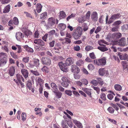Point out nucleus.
Wrapping results in <instances>:
<instances>
[{"label":"nucleus","instance_id":"f257e3e1","mask_svg":"<svg viewBox=\"0 0 128 128\" xmlns=\"http://www.w3.org/2000/svg\"><path fill=\"white\" fill-rule=\"evenodd\" d=\"M34 43L40 46H37L36 45H34V48L37 51H40L42 48V46L44 45V42L41 39H35L34 41Z\"/></svg>","mask_w":128,"mask_h":128},{"label":"nucleus","instance_id":"f03ea898","mask_svg":"<svg viewBox=\"0 0 128 128\" xmlns=\"http://www.w3.org/2000/svg\"><path fill=\"white\" fill-rule=\"evenodd\" d=\"M82 30V28L78 26L75 32L72 34V36L75 40L78 39L80 36Z\"/></svg>","mask_w":128,"mask_h":128},{"label":"nucleus","instance_id":"7ed1b4c3","mask_svg":"<svg viewBox=\"0 0 128 128\" xmlns=\"http://www.w3.org/2000/svg\"><path fill=\"white\" fill-rule=\"evenodd\" d=\"M106 59L105 57H104L99 59H96L94 60V63L98 66H103L106 64Z\"/></svg>","mask_w":128,"mask_h":128},{"label":"nucleus","instance_id":"20e7f679","mask_svg":"<svg viewBox=\"0 0 128 128\" xmlns=\"http://www.w3.org/2000/svg\"><path fill=\"white\" fill-rule=\"evenodd\" d=\"M126 40L124 38H122L114 43V45H118L120 46H126Z\"/></svg>","mask_w":128,"mask_h":128},{"label":"nucleus","instance_id":"39448f33","mask_svg":"<svg viewBox=\"0 0 128 128\" xmlns=\"http://www.w3.org/2000/svg\"><path fill=\"white\" fill-rule=\"evenodd\" d=\"M32 60L33 62V64L32 63V61L31 60L30 63L29 64L30 68H34V66L36 67L39 66L40 65V60L39 59L34 58Z\"/></svg>","mask_w":128,"mask_h":128},{"label":"nucleus","instance_id":"423d86ee","mask_svg":"<svg viewBox=\"0 0 128 128\" xmlns=\"http://www.w3.org/2000/svg\"><path fill=\"white\" fill-rule=\"evenodd\" d=\"M63 117L65 120L66 121L68 126L70 128H72L73 126V124L71 120V117L68 114L66 116L64 115Z\"/></svg>","mask_w":128,"mask_h":128},{"label":"nucleus","instance_id":"0eeeda50","mask_svg":"<svg viewBox=\"0 0 128 128\" xmlns=\"http://www.w3.org/2000/svg\"><path fill=\"white\" fill-rule=\"evenodd\" d=\"M58 65L60 70L63 72H66L68 71V67L66 66L63 62H60L58 63Z\"/></svg>","mask_w":128,"mask_h":128},{"label":"nucleus","instance_id":"6e6552de","mask_svg":"<svg viewBox=\"0 0 128 128\" xmlns=\"http://www.w3.org/2000/svg\"><path fill=\"white\" fill-rule=\"evenodd\" d=\"M41 60L42 64H44L50 66L51 64V60L48 58L42 57Z\"/></svg>","mask_w":128,"mask_h":128},{"label":"nucleus","instance_id":"1a4fd4ad","mask_svg":"<svg viewBox=\"0 0 128 128\" xmlns=\"http://www.w3.org/2000/svg\"><path fill=\"white\" fill-rule=\"evenodd\" d=\"M42 6L40 4H38L36 5V10L35 9L34 10V13L36 16L38 15V14L36 12V10L38 13H40L42 11Z\"/></svg>","mask_w":128,"mask_h":128},{"label":"nucleus","instance_id":"9d476101","mask_svg":"<svg viewBox=\"0 0 128 128\" xmlns=\"http://www.w3.org/2000/svg\"><path fill=\"white\" fill-rule=\"evenodd\" d=\"M98 71L99 74L100 75L102 76L104 75L108 76V71L106 70L104 68L100 69Z\"/></svg>","mask_w":128,"mask_h":128},{"label":"nucleus","instance_id":"9b49d317","mask_svg":"<svg viewBox=\"0 0 128 128\" xmlns=\"http://www.w3.org/2000/svg\"><path fill=\"white\" fill-rule=\"evenodd\" d=\"M55 23V19L52 17L49 18L48 19V25L50 27L54 25Z\"/></svg>","mask_w":128,"mask_h":128},{"label":"nucleus","instance_id":"f8f14e48","mask_svg":"<svg viewBox=\"0 0 128 128\" xmlns=\"http://www.w3.org/2000/svg\"><path fill=\"white\" fill-rule=\"evenodd\" d=\"M122 36L120 32H115L112 35V37L115 40L117 39L121 38Z\"/></svg>","mask_w":128,"mask_h":128},{"label":"nucleus","instance_id":"ddd939ff","mask_svg":"<svg viewBox=\"0 0 128 128\" xmlns=\"http://www.w3.org/2000/svg\"><path fill=\"white\" fill-rule=\"evenodd\" d=\"M24 36V34L20 32H18L16 33V38L17 40L19 41L21 38H22Z\"/></svg>","mask_w":128,"mask_h":128},{"label":"nucleus","instance_id":"4468645a","mask_svg":"<svg viewBox=\"0 0 128 128\" xmlns=\"http://www.w3.org/2000/svg\"><path fill=\"white\" fill-rule=\"evenodd\" d=\"M92 19L94 21H96L98 19V14L96 12H93L91 15Z\"/></svg>","mask_w":128,"mask_h":128},{"label":"nucleus","instance_id":"2eb2a0df","mask_svg":"<svg viewBox=\"0 0 128 128\" xmlns=\"http://www.w3.org/2000/svg\"><path fill=\"white\" fill-rule=\"evenodd\" d=\"M66 66H67L71 65L72 64V58H67L64 63Z\"/></svg>","mask_w":128,"mask_h":128},{"label":"nucleus","instance_id":"dca6fc26","mask_svg":"<svg viewBox=\"0 0 128 128\" xmlns=\"http://www.w3.org/2000/svg\"><path fill=\"white\" fill-rule=\"evenodd\" d=\"M15 72V68L14 66H12L10 68L8 73L10 76H13Z\"/></svg>","mask_w":128,"mask_h":128},{"label":"nucleus","instance_id":"f3484780","mask_svg":"<svg viewBox=\"0 0 128 128\" xmlns=\"http://www.w3.org/2000/svg\"><path fill=\"white\" fill-rule=\"evenodd\" d=\"M121 64L124 70L126 69L128 72V64L126 61H122L121 62Z\"/></svg>","mask_w":128,"mask_h":128},{"label":"nucleus","instance_id":"a211bd4d","mask_svg":"<svg viewBox=\"0 0 128 128\" xmlns=\"http://www.w3.org/2000/svg\"><path fill=\"white\" fill-rule=\"evenodd\" d=\"M21 72L25 78H26L28 77V73L27 70L23 69L22 70Z\"/></svg>","mask_w":128,"mask_h":128},{"label":"nucleus","instance_id":"6ab92c4d","mask_svg":"<svg viewBox=\"0 0 128 128\" xmlns=\"http://www.w3.org/2000/svg\"><path fill=\"white\" fill-rule=\"evenodd\" d=\"M118 55L121 60H126V59L127 55L126 54H122L120 52H118Z\"/></svg>","mask_w":128,"mask_h":128},{"label":"nucleus","instance_id":"aec40b11","mask_svg":"<svg viewBox=\"0 0 128 128\" xmlns=\"http://www.w3.org/2000/svg\"><path fill=\"white\" fill-rule=\"evenodd\" d=\"M114 88L115 90L117 91H120L122 90V87L119 84H116L114 85Z\"/></svg>","mask_w":128,"mask_h":128},{"label":"nucleus","instance_id":"412c9836","mask_svg":"<svg viewBox=\"0 0 128 128\" xmlns=\"http://www.w3.org/2000/svg\"><path fill=\"white\" fill-rule=\"evenodd\" d=\"M73 121L74 123L78 128H83V126L82 124L79 122L75 120H73Z\"/></svg>","mask_w":128,"mask_h":128},{"label":"nucleus","instance_id":"4be33fe9","mask_svg":"<svg viewBox=\"0 0 128 128\" xmlns=\"http://www.w3.org/2000/svg\"><path fill=\"white\" fill-rule=\"evenodd\" d=\"M66 27V25L63 23L59 24L58 25V28L60 30H64Z\"/></svg>","mask_w":128,"mask_h":128},{"label":"nucleus","instance_id":"5701e85b","mask_svg":"<svg viewBox=\"0 0 128 128\" xmlns=\"http://www.w3.org/2000/svg\"><path fill=\"white\" fill-rule=\"evenodd\" d=\"M103 46H99L98 47V48L102 52H105L108 50V48L105 46L104 45Z\"/></svg>","mask_w":128,"mask_h":128},{"label":"nucleus","instance_id":"b1692460","mask_svg":"<svg viewBox=\"0 0 128 128\" xmlns=\"http://www.w3.org/2000/svg\"><path fill=\"white\" fill-rule=\"evenodd\" d=\"M10 5L8 4L4 8L3 10V12L4 13L8 12L10 11Z\"/></svg>","mask_w":128,"mask_h":128},{"label":"nucleus","instance_id":"393cba45","mask_svg":"<svg viewBox=\"0 0 128 128\" xmlns=\"http://www.w3.org/2000/svg\"><path fill=\"white\" fill-rule=\"evenodd\" d=\"M82 90L90 98L92 97L90 90L86 88H83Z\"/></svg>","mask_w":128,"mask_h":128},{"label":"nucleus","instance_id":"a878e982","mask_svg":"<svg viewBox=\"0 0 128 128\" xmlns=\"http://www.w3.org/2000/svg\"><path fill=\"white\" fill-rule=\"evenodd\" d=\"M22 32H23L25 36L26 37H28V36L31 35L32 34V32L29 30H26L25 31H24V30H22Z\"/></svg>","mask_w":128,"mask_h":128},{"label":"nucleus","instance_id":"bb28decb","mask_svg":"<svg viewBox=\"0 0 128 128\" xmlns=\"http://www.w3.org/2000/svg\"><path fill=\"white\" fill-rule=\"evenodd\" d=\"M24 48L25 50L28 52H34L33 50L31 48L28 47L27 45L24 46Z\"/></svg>","mask_w":128,"mask_h":128},{"label":"nucleus","instance_id":"cd10ccee","mask_svg":"<svg viewBox=\"0 0 128 128\" xmlns=\"http://www.w3.org/2000/svg\"><path fill=\"white\" fill-rule=\"evenodd\" d=\"M87 19L85 16H82L78 19V21L80 23H82L86 20Z\"/></svg>","mask_w":128,"mask_h":128},{"label":"nucleus","instance_id":"c85d7f7f","mask_svg":"<svg viewBox=\"0 0 128 128\" xmlns=\"http://www.w3.org/2000/svg\"><path fill=\"white\" fill-rule=\"evenodd\" d=\"M71 42V41L70 39L68 38H65L63 40V41L62 42V43L63 44H68L70 43Z\"/></svg>","mask_w":128,"mask_h":128},{"label":"nucleus","instance_id":"c756f323","mask_svg":"<svg viewBox=\"0 0 128 128\" xmlns=\"http://www.w3.org/2000/svg\"><path fill=\"white\" fill-rule=\"evenodd\" d=\"M66 121L65 120H62L61 124L62 128H68V126L66 124Z\"/></svg>","mask_w":128,"mask_h":128},{"label":"nucleus","instance_id":"7c9ffc66","mask_svg":"<svg viewBox=\"0 0 128 128\" xmlns=\"http://www.w3.org/2000/svg\"><path fill=\"white\" fill-rule=\"evenodd\" d=\"M59 17L60 19H62L66 17V14L63 11L60 12Z\"/></svg>","mask_w":128,"mask_h":128},{"label":"nucleus","instance_id":"2f4dec72","mask_svg":"<svg viewBox=\"0 0 128 128\" xmlns=\"http://www.w3.org/2000/svg\"><path fill=\"white\" fill-rule=\"evenodd\" d=\"M7 56L6 53L1 52L0 53V59H6Z\"/></svg>","mask_w":128,"mask_h":128},{"label":"nucleus","instance_id":"473e14b6","mask_svg":"<svg viewBox=\"0 0 128 128\" xmlns=\"http://www.w3.org/2000/svg\"><path fill=\"white\" fill-rule=\"evenodd\" d=\"M6 59H0V66L6 64Z\"/></svg>","mask_w":128,"mask_h":128},{"label":"nucleus","instance_id":"72a5a7b5","mask_svg":"<svg viewBox=\"0 0 128 128\" xmlns=\"http://www.w3.org/2000/svg\"><path fill=\"white\" fill-rule=\"evenodd\" d=\"M121 16L120 14H113L111 16L112 17L113 19L114 20L118 18L120 16Z\"/></svg>","mask_w":128,"mask_h":128},{"label":"nucleus","instance_id":"f704fd0d","mask_svg":"<svg viewBox=\"0 0 128 128\" xmlns=\"http://www.w3.org/2000/svg\"><path fill=\"white\" fill-rule=\"evenodd\" d=\"M47 15V13L46 12H44L41 14L40 16V18L44 20L46 18Z\"/></svg>","mask_w":128,"mask_h":128},{"label":"nucleus","instance_id":"c9c22d12","mask_svg":"<svg viewBox=\"0 0 128 128\" xmlns=\"http://www.w3.org/2000/svg\"><path fill=\"white\" fill-rule=\"evenodd\" d=\"M70 83V82H62L61 83V86L67 88L68 87L69 85V84Z\"/></svg>","mask_w":128,"mask_h":128},{"label":"nucleus","instance_id":"e433bc0d","mask_svg":"<svg viewBox=\"0 0 128 128\" xmlns=\"http://www.w3.org/2000/svg\"><path fill=\"white\" fill-rule=\"evenodd\" d=\"M54 92L58 98H59L61 97L62 94L61 92H56L55 91H54Z\"/></svg>","mask_w":128,"mask_h":128},{"label":"nucleus","instance_id":"4c0bfd02","mask_svg":"<svg viewBox=\"0 0 128 128\" xmlns=\"http://www.w3.org/2000/svg\"><path fill=\"white\" fill-rule=\"evenodd\" d=\"M13 23L16 25L18 24L19 23L18 19L16 17H14L12 21Z\"/></svg>","mask_w":128,"mask_h":128},{"label":"nucleus","instance_id":"58836bf2","mask_svg":"<svg viewBox=\"0 0 128 128\" xmlns=\"http://www.w3.org/2000/svg\"><path fill=\"white\" fill-rule=\"evenodd\" d=\"M122 30L124 31H125L128 30V24H124L122 26Z\"/></svg>","mask_w":128,"mask_h":128},{"label":"nucleus","instance_id":"ea45409f","mask_svg":"<svg viewBox=\"0 0 128 128\" xmlns=\"http://www.w3.org/2000/svg\"><path fill=\"white\" fill-rule=\"evenodd\" d=\"M27 86L30 90L32 89V83L31 81L30 80L28 81L26 84Z\"/></svg>","mask_w":128,"mask_h":128},{"label":"nucleus","instance_id":"a19ab883","mask_svg":"<svg viewBox=\"0 0 128 128\" xmlns=\"http://www.w3.org/2000/svg\"><path fill=\"white\" fill-rule=\"evenodd\" d=\"M121 23V22L120 20H118L112 24L113 26H118L119 28V25Z\"/></svg>","mask_w":128,"mask_h":128},{"label":"nucleus","instance_id":"79ce46f5","mask_svg":"<svg viewBox=\"0 0 128 128\" xmlns=\"http://www.w3.org/2000/svg\"><path fill=\"white\" fill-rule=\"evenodd\" d=\"M51 86L52 88L55 91L58 90V88L56 84L52 82L51 83Z\"/></svg>","mask_w":128,"mask_h":128},{"label":"nucleus","instance_id":"37998d69","mask_svg":"<svg viewBox=\"0 0 128 128\" xmlns=\"http://www.w3.org/2000/svg\"><path fill=\"white\" fill-rule=\"evenodd\" d=\"M76 64L77 66H80L82 65L83 64L84 62L82 60H80L77 61L76 63Z\"/></svg>","mask_w":128,"mask_h":128},{"label":"nucleus","instance_id":"c03bdc74","mask_svg":"<svg viewBox=\"0 0 128 128\" xmlns=\"http://www.w3.org/2000/svg\"><path fill=\"white\" fill-rule=\"evenodd\" d=\"M98 44L100 46H104L103 44H106L107 42L104 40H100L98 42Z\"/></svg>","mask_w":128,"mask_h":128},{"label":"nucleus","instance_id":"a18cd8bd","mask_svg":"<svg viewBox=\"0 0 128 128\" xmlns=\"http://www.w3.org/2000/svg\"><path fill=\"white\" fill-rule=\"evenodd\" d=\"M81 81L82 82V84H84L85 86L87 85L88 83V80L86 79H82L81 80Z\"/></svg>","mask_w":128,"mask_h":128},{"label":"nucleus","instance_id":"49530a36","mask_svg":"<svg viewBox=\"0 0 128 128\" xmlns=\"http://www.w3.org/2000/svg\"><path fill=\"white\" fill-rule=\"evenodd\" d=\"M88 69L90 70H94V65L92 64H89L88 66Z\"/></svg>","mask_w":128,"mask_h":128},{"label":"nucleus","instance_id":"de8ad7c7","mask_svg":"<svg viewBox=\"0 0 128 128\" xmlns=\"http://www.w3.org/2000/svg\"><path fill=\"white\" fill-rule=\"evenodd\" d=\"M38 82L40 86H42V84L44 83L43 80L39 78H38Z\"/></svg>","mask_w":128,"mask_h":128},{"label":"nucleus","instance_id":"09e8293b","mask_svg":"<svg viewBox=\"0 0 128 128\" xmlns=\"http://www.w3.org/2000/svg\"><path fill=\"white\" fill-rule=\"evenodd\" d=\"M30 58L28 57H24L22 58V61L25 63L28 62L29 61Z\"/></svg>","mask_w":128,"mask_h":128},{"label":"nucleus","instance_id":"8fccbe9b","mask_svg":"<svg viewBox=\"0 0 128 128\" xmlns=\"http://www.w3.org/2000/svg\"><path fill=\"white\" fill-rule=\"evenodd\" d=\"M30 72L36 76H38L40 75V74L37 71H34L31 70H30Z\"/></svg>","mask_w":128,"mask_h":128},{"label":"nucleus","instance_id":"3c124183","mask_svg":"<svg viewBox=\"0 0 128 128\" xmlns=\"http://www.w3.org/2000/svg\"><path fill=\"white\" fill-rule=\"evenodd\" d=\"M76 14H72L70 15L69 16L66 18V20L68 21L71 18L74 17Z\"/></svg>","mask_w":128,"mask_h":128},{"label":"nucleus","instance_id":"603ef678","mask_svg":"<svg viewBox=\"0 0 128 128\" xmlns=\"http://www.w3.org/2000/svg\"><path fill=\"white\" fill-rule=\"evenodd\" d=\"M100 98L102 100H106L105 94L104 93H102L100 95Z\"/></svg>","mask_w":128,"mask_h":128},{"label":"nucleus","instance_id":"864d4df0","mask_svg":"<svg viewBox=\"0 0 128 128\" xmlns=\"http://www.w3.org/2000/svg\"><path fill=\"white\" fill-rule=\"evenodd\" d=\"M92 88L95 90H96L98 94H99L100 92V89L98 87H95L92 86Z\"/></svg>","mask_w":128,"mask_h":128},{"label":"nucleus","instance_id":"5fc2aeb1","mask_svg":"<svg viewBox=\"0 0 128 128\" xmlns=\"http://www.w3.org/2000/svg\"><path fill=\"white\" fill-rule=\"evenodd\" d=\"M108 110L110 113L112 114H113L114 112V109L111 107H109L108 109Z\"/></svg>","mask_w":128,"mask_h":128},{"label":"nucleus","instance_id":"6e6d98bb","mask_svg":"<svg viewBox=\"0 0 128 128\" xmlns=\"http://www.w3.org/2000/svg\"><path fill=\"white\" fill-rule=\"evenodd\" d=\"M16 77L18 80L19 82L21 81L22 78V76L20 75L19 74H16Z\"/></svg>","mask_w":128,"mask_h":128},{"label":"nucleus","instance_id":"4d7b16f0","mask_svg":"<svg viewBox=\"0 0 128 128\" xmlns=\"http://www.w3.org/2000/svg\"><path fill=\"white\" fill-rule=\"evenodd\" d=\"M42 70L43 72H48V69L45 66H44L42 68Z\"/></svg>","mask_w":128,"mask_h":128},{"label":"nucleus","instance_id":"13d9d810","mask_svg":"<svg viewBox=\"0 0 128 128\" xmlns=\"http://www.w3.org/2000/svg\"><path fill=\"white\" fill-rule=\"evenodd\" d=\"M97 80H98V83L101 86H102L104 82L102 80L101 78H97Z\"/></svg>","mask_w":128,"mask_h":128},{"label":"nucleus","instance_id":"bf43d9fd","mask_svg":"<svg viewBox=\"0 0 128 128\" xmlns=\"http://www.w3.org/2000/svg\"><path fill=\"white\" fill-rule=\"evenodd\" d=\"M62 81L63 82H70L68 78L65 76H64L62 78Z\"/></svg>","mask_w":128,"mask_h":128},{"label":"nucleus","instance_id":"052dcab7","mask_svg":"<svg viewBox=\"0 0 128 128\" xmlns=\"http://www.w3.org/2000/svg\"><path fill=\"white\" fill-rule=\"evenodd\" d=\"M22 120L24 121L26 120V114L24 112H23L22 114Z\"/></svg>","mask_w":128,"mask_h":128},{"label":"nucleus","instance_id":"680f3d73","mask_svg":"<svg viewBox=\"0 0 128 128\" xmlns=\"http://www.w3.org/2000/svg\"><path fill=\"white\" fill-rule=\"evenodd\" d=\"M10 55L13 58L15 59L18 58V56H17L16 55V54L14 53V52H10Z\"/></svg>","mask_w":128,"mask_h":128},{"label":"nucleus","instance_id":"e2e57ef3","mask_svg":"<svg viewBox=\"0 0 128 128\" xmlns=\"http://www.w3.org/2000/svg\"><path fill=\"white\" fill-rule=\"evenodd\" d=\"M65 93L67 95L69 96H71L72 95V91L70 90H66L65 91Z\"/></svg>","mask_w":128,"mask_h":128},{"label":"nucleus","instance_id":"0e129e2a","mask_svg":"<svg viewBox=\"0 0 128 128\" xmlns=\"http://www.w3.org/2000/svg\"><path fill=\"white\" fill-rule=\"evenodd\" d=\"M93 49V47L90 46H86L85 49L86 50L88 51Z\"/></svg>","mask_w":128,"mask_h":128},{"label":"nucleus","instance_id":"69168bd1","mask_svg":"<svg viewBox=\"0 0 128 128\" xmlns=\"http://www.w3.org/2000/svg\"><path fill=\"white\" fill-rule=\"evenodd\" d=\"M91 83L94 86H96L98 84V82L96 80H93L91 82Z\"/></svg>","mask_w":128,"mask_h":128},{"label":"nucleus","instance_id":"338daca9","mask_svg":"<svg viewBox=\"0 0 128 128\" xmlns=\"http://www.w3.org/2000/svg\"><path fill=\"white\" fill-rule=\"evenodd\" d=\"M111 29V31L112 32H116L118 31V26H114Z\"/></svg>","mask_w":128,"mask_h":128},{"label":"nucleus","instance_id":"774afa93","mask_svg":"<svg viewBox=\"0 0 128 128\" xmlns=\"http://www.w3.org/2000/svg\"><path fill=\"white\" fill-rule=\"evenodd\" d=\"M111 106L115 108L116 110L118 111V110L119 108L118 106L116 104L112 103L111 104Z\"/></svg>","mask_w":128,"mask_h":128}]
</instances>
